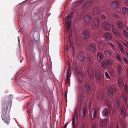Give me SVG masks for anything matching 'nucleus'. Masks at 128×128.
I'll list each match as a JSON object with an SVG mask.
<instances>
[{"label": "nucleus", "instance_id": "obj_2", "mask_svg": "<svg viewBox=\"0 0 128 128\" xmlns=\"http://www.w3.org/2000/svg\"><path fill=\"white\" fill-rule=\"evenodd\" d=\"M2 113V120L7 124L9 123L10 118L9 112H4Z\"/></svg>", "mask_w": 128, "mask_h": 128}, {"label": "nucleus", "instance_id": "obj_9", "mask_svg": "<svg viewBox=\"0 0 128 128\" xmlns=\"http://www.w3.org/2000/svg\"><path fill=\"white\" fill-rule=\"evenodd\" d=\"M76 74L78 79L79 80L82 79L83 77V75L80 71L78 69L76 68Z\"/></svg>", "mask_w": 128, "mask_h": 128}, {"label": "nucleus", "instance_id": "obj_27", "mask_svg": "<svg viewBox=\"0 0 128 128\" xmlns=\"http://www.w3.org/2000/svg\"><path fill=\"white\" fill-rule=\"evenodd\" d=\"M126 95L125 94H122V98L124 102L126 104Z\"/></svg>", "mask_w": 128, "mask_h": 128}, {"label": "nucleus", "instance_id": "obj_1", "mask_svg": "<svg viewBox=\"0 0 128 128\" xmlns=\"http://www.w3.org/2000/svg\"><path fill=\"white\" fill-rule=\"evenodd\" d=\"M99 20L98 17H96V18H94L93 23V26L95 29V31H96V30H100L101 29V27L99 24Z\"/></svg>", "mask_w": 128, "mask_h": 128}, {"label": "nucleus", "instance_id": "obj_22", "mask_svg": "<svg viewBox=\"0 0 128 128\" xmlns=\"http://www.w3.org/2000/svg\"><path fill=\"white\" fill-rule=\"evenodd\" d=\"M121 114L122 117L124 118H125L126 117V112L125 110L123 108H122L121 110Z\"/></svg>", "mask_w": 128, "mask_h": 128}, {"label": "nucleus", "instance_id": "obj_7", "mask_svg": "<svg viewBox=\"0 0 128 128\" xmlns=\"http://www.w3.org/2000/svg\"><path fill=\"white\" fill-rule=\"evenodd\" d=\"M72 32H70L68 34V44H70V47L72 46V50H73V51L74 52V48L72 46L73 45V44L72 41V39L71 38V37L72 36Z\"/></svg>", "mask_w": 128, "mask_h": 128}, {"label": "nucleus", "instance_id": "obj_11", "mask_svg": "<svg viewBox=\"0 0 128 128\" xmlns=\"http://www.w3.org/2000/svg\"><path fill=\"white\" fill-rule=\"evenodd\" d=\"M9 104L8 102H5L2 104V113L4 112H6V110L8 108Z\"/></svg>", "mask_w": 128, "mask_h": 128}, {"label": "nucleus", "instance_id": "obj_36", "mask_svg": "<svg viewBox=\"0 0 128 128\" xmlns=\"http://www.w3.org/2000/svg\"><path fill=\"white\" fill-rule=\"evenodd\" d=\"M116 24L119 28L120 29V21L119 20H117Z\"/></svg>", "mask_w": 128, "mask_h": 128}, {"label": "nucleus", "instance_id": "obj_40", "mask_svg": "<svg viewBox=\"0 0 128 128\" xmlns=\"http://www.w3.org/2000/svg\"><path fill=\"white\" fill-rule=\"evenodd\" d=\"M84 55V52L82 51H81L78 54V56H82Z\"/></svg>", "mask_w": 128, "mask_h": 128}, {"label": "nucleus", "instance_id": "obj_44", "mask_svg": "<svg viewBox=\"0 0 128 128\" xmlns=\"http://www.w3.org/2000/svg\"><path fill=\"white\" fill-rule=\"evenodd\" d=\"M98 54L97 56H102L103 54L100 52H97Z\"/></svg>", "mask_w": 128, "mask_h": 128}, {"label": "nucleus", "instance_id": "obj_43", "mask_svg": "<svg viewBox=\"0 0 128 128\" xmlns=\"http://www.w3.org/2000/svg\"><path fill=\"white\" fill-rule=\"evenodd\" d=\"M78 58L80 61L84 59V56H78Z\"/></svg>", "mask_w": 128, "mask_h": 128}, {"label": "nucleus", "instance_id": "obj_18", "mask_svg": "<svg viewBox=\"0 0 128 128\" xmlns=\"http://www.w3.org/2000/svg\"><path fill=\"white\" fill-rule=\"evenodd\" d=\"M114 88L110 87L108 88L107 90V92L108 94L110 96H112L113 94V91Z\"/></svg>", "mask_w": 128, "mask_h": 128}, {"label": "nucleus", "instance_id": "obj_38", "mask_svg": "<svg viewBox=\"0 0 128 128\" xmlns=\"http://www.w3.org/2000/svg\"><path fill=\"white\" fill-rule=\"evenodd\" d=\"M105 75L106 78H110V77L108 72H105Z\"/></svg>", "mask_w": 128, "mask_h": 128}, {"label": "nucleus", "instance_id": "obj_14", "mask_svg": "<svg viewBox=\"0 0 128 128\" xmlns=\"http://www.w3.org/2000/svg\"><path fill=\"white\" fill-rule=\"evenodd\" d=\"M104 36L106 39L110 40L112 38V34L108 32H106L104 34Z\"/></svg>", "mask_w": 128, "mask_h": 128}, {"label": "nucleus", "instance_id": "obj_53", "mask_svg": "<svg viewBox=\"0 0 128 128\" xmlns=\"http://www.w3.org/2000/svg\"><path fill=\"white\" fill-rule=\"evenodd\" d=\"M98 97H100L99 98L100 99H102V96L101 95H100L98 96Z\"/></svg>", "mask_w": 128, "mask_h": 128}, {"label": "nucleus", "instance_id": "obj_55", "mask_svg": "<svg viewBox=\"0 0 128 128\" xmlns=\"http://www.w3.org/2000/svg\"><path fill=\"white\" fill-rule=\"evenodd\" d=\"M120 86H122V85H124V83L122 82H120Z\"/></svg>", "mask_w": 128, "mask_h": 128}, {"label": "nucleus", "instance_id": "obj_47", "mask_svg": "<svg viewBox=\"0 0 128 128\" xmlns=\"http://www.w3.org/2000/svg\"><path fill=\"white\" fill-rule=\"evenodd\" d=\"M92 128H96V125L94 124H93L92 126Z\"/></svg>", "mask_w": 128, "mask_h": 128}, {"label": "nucleus", "instance_id": "obj_19", "mask_svg": "<svg viewBox=\"0 0 128 128\" xmlns=\"http://www.w3.org/2000/svg\"><path fill=\"white\" fill-rule=\"evenodd\" d=\"M118 2L116 1H114L112 3L111 6L112 8L116 9L118 8Z\"/></svg>", "mask_w": 128, "mask_h": 128}, {"label": "nucleus", "instance_id": "obj_8", "mask_svg": "<svg viewBox=\"0 0 128 128\" xmlns=\"http://www.w3.org/2000/svg\"><path fill=\"white\" fill-rule=\"evenodd\" d=\"M78 114V110L77 109H76L75 110L74 116H73V120H72V124L74 126V127H76V125L75 124V118H77L78 117H77V115Z\"/></svg>", "mask_w": 128, "mask_h": 128}, {"label": "nucleus", "instance_id": "obj_51", "mask_svg": "<svg viewBox=\"0 0 128 128\" xmlns=\"http://www.w3.org/2000/svg\"><path fill=\"white\" fill-rule=\"evenodd\" d=\"M115 16L116 18H118L119 17V16L116 14L115 15Z\"/></svg>", "mask_w": 128, "mask_h": 128}, {"label": "nucleus", "instance_id": "obj_3", "mask_svg": "<svg viewBox=\"0 0 128 128\" xmlns=\"http://www.w3.org/2000/svg\"><path fill=\"white\" fill-rule=\"evenodd\" d=\"M112 63V61L111 59L102 60V66L104 68H106L110 66Z\"/></svg>", "mask_w": 128, "mask_h": 128}, {"label": "nucleus", "instance_id": "obj_26", "mask_svg": "<svg viewBox=\"0 0 128 128\" xmlns=\"http://www.w3.org/2000/svg\"><path fill=\"white\" fill-rule=\"evenodd\" d=\"M91 4V2L90 1H87L84 2L83 5L85 7H88L90 6Z\"/></svg>", "mask_w": 128, "mask_h": 128}, {"label": "nucleus", "instance_id": "obj_23", "mask_svg": "<svg viewBox=\"0 0 128 128\" xmlns=\"http://www.w3.org/2000/svg\"><path fill=\"white\" fill-rule=\"evenodd\" d=\"M86 109L85 108H82V112L81 116L84 118L86 116Z\"/></svg>", "mask_w": 128, "mask_h": 128}, {"label": "nucleus", "instance_id": "obj_45", "mask_svg": "<svg viewBox=\"0 0 128 128\" xmlns=\"http://www.w3.org/2000/svg\"><path fill=\"white\" fill-rule=\"evenodd\" d=\"M124 62H125L127 64L128 63V62L127 61V59L126 58H124Z\"/></svg>", "mask_w": 128, "mask_h": 128}, {"label": "nucleus", "instance_id": "obj_50", "mask_svg": "<svg viewBox=\"0 0 128 128\" xmlns=\"http://www.w3.org/2000/svg\"><path fill=\"white\" fill-rule=\"evenodd\" d=\"M120 66H118V72L119 73L120 72Z\"/></svg>", "mask_w": 128, "mask_h": 128}, {"label": "nucleus", "instance_id": "obj_39", "mask_svg": "<svg viewBox=\"0 0 128 128\" xmlns=\"http://www.w3.org/2000/svg\"><path fill=\"white\" fill-rule=\"evenodd\" d=\"M124 34L126 37H128V33L126 31H124Z\"/></svg>", "mask_w": 128, "mask_h": 128}, {"label": "nucleus", "instance_id": "obj_63", "mask_svg": "<svg viewBox=\"0 0 128 128\" xmlns=\"http://www.w3.org/2000/svg\"><path fill=\"white\" fill-rule=\"evenodd\" d=\"M127 30H128V28H127Z\"/></svg>", "mask_w": 128, "mask_h": 128}, {"label": "nucleus", "instance_id": "obj_20", "mask_svg": "<svg viewBox=\"0 0 128 128\" xmlns=\"http://www.w3.org/2000/svg\"><path fill=\"white\" fill-rule=\"evenodd\" d=\"M97 112L95 109L93 110L92 114V117L93 120L96 118V117Z\"/></svg>", "mask_w": 128, "mask_h": 128}, {"label": "nucleus", "instance_id": "obj_13", "mask_svg": "<svg viewBox=\"0 0 128 128\" xmlns=\"http://www.w3.org/2000/svg\"><path fill=\"white\" fill-rule=\"evenodd\" d=\"M104 46V44L102 42L100 41L98 42V48L99 50H103L105 47Z\"/></svg>", "mask_w": 128, "mask_h": 128}, {"label": "nucleus", "instance_id": "obj_52", "mask_svg": "<svg viewBox=\"0 0 128 128\" xmlns=\"http://www.w3.org/2000/svg\"><path fill=\"white\" fill-rule=\"evenodd\" d=\"M84 125L83 124H82L81 125L80 128H84Z\"/></svg>", "mask_w": 128, "mask_h": 128}, {"label": "nucleus", "instance_id": "obj_54", "mask_svg": "<svg viewBox=\"0 0 128 128\" xmlns=\"http://www.w3.org/2000/svg\"><path fill=\"white\" fill-rule=\"evenodd\" d=\"M124 44L127 47H128V45L126 44V43H125V42H124Z\"/></svg>", "mask_w": 128, "mask_h": 128}, {"label": "nucleus", "instance_id": "obj_33", "mask_svg": "<svg viewBox=\"0 0 128 128\" xmlns=\"http://www.w3.org/2000/svg\"><path fill=\"white\" fill-rule=\"evenodd\" d=\"M100 19L102 20H105L106 18V17L104 15L102 14L100 15Z\"/></svg>", "mask_w": 128, "mask_h": 128}, {"label": "nucleus", "instance_id": "obj_30", "mask_svg": "<svg viewBox=\"0 0 128 128\" xmlns=\"http://www.w3.org/2000/svg\"><path fill=\"white\" fill-rule=\"evenodd\" d=\"M107 44L108 46H110L112 48L114 49L115 48V46L114 45L112 44V43L110 42H108L107 43Z\"/></svg>", "mask_w": 128, "mask_h": 128}, {"label": "nucleus", "instance_id": "obj_17", "mask_svg": "<svg viewBox=\"0 0 128 128\" xmlns=\"http://www.w3.org/2000/svg\"><path fill=\"white\" fill-rule=\"evenodd\" d=\"M90 90V88L88 84H86L84 86V90L86 93H88Z\"/></svg>", "mask_w": 128, "mask_h": 128}, {"label": "nucleus", "instance_id": "obj_37", "mask_svg": "<svg viewBox=\"0 0 128 128\" xmlns=\"http://www.w3.org/2000/svg\"><path fill=\"white\" fill-rule=\"evenodd\" d=\"M120 121H121V124L122 125V126L124 128L126 127V126L125 125V122H124L122 120H120Z\"/></svg>", "mask_w": 128, "mask_h": 128}, {"label": "nucleus", "instance_id": "obj_62", "mask_svg": "<svg viewBox=\"0 0 128 128\" xmlns=\"http://www.w3.org/2000/svg\"><path fill=\"white\" fill-rule=\"evenodd\" d=\"M118 47L120 48V44H118Z\"/></svg>", "mask_w": 128, "mask_h": 128}, {"label": "nucleus", "instance_id": "obj_6", "mask_svg": "<svg viewBox=\"0 0 128 128\" xmlns=\"http://www.w3.org/2000/svg\"><path fill=\"white\" fill-rule=\"evenodd\" d=\"M82 36L84 38L87 39L90 37V34L89 31L85 30L82 32Z\"/></svg>", "mask_w": 128, "mask_h": 128}, {"label": "nucleus", "instance_id": "obj_12", "mask_svg": "<svg viewBox=\"0 0 128 128\" xmlns=\"http://www.w3.org/2000/svg\"><path fill=\"white\" fill-rule=\"evenodd\" d=\"M88 72L90 78V79L93 78L94 77V74L92 69L91 68H88Z\"/></svg>", "mask_w": 128, "mask_h": 128}, {"label": "nucleus", "instance_id": "obj_31", "mask_svg": "<svg viewBox=\"0 0 128 128\" xmlns=\"http://www.w3.org/2000/svg\"><path fill=\"white\" fill-rule=\"evenodd\" d=\"M104 52L106 56V55H112V53L107 50H105Z\"/></svg>", "mask_w": 128, "mask_h": 128}, {"label": "nucleus", "instance_id": "obj_57", "mask_svg": "<svg viewBox=\"0 0 128 128\" xmlns=\"http://www.w3.org/2000/svg\"><path fill=\"white\" fill-rule=\"evenodd\" d=\"M121 46V44H120V46ZM120 51H121V52H122V48L121 47H120Z\"/></svg>", "mask_w": 128, "mask_h": 128}, {"label": "nucleus", "instance_id": "obj_21", "mask_svg": "<svg viewBox=\"0 0 128 128\" xmlns=\"http://www.w3.org/2000/svg\"><path fill=\"white\" fill-rule=\"evenodd\" d=\"M112 32L114 34L117 36H119L120 33L118 30L115 28H114L112 29Z\"/></svg>", "mask_w": 128, "mask_h": 128}, {"label": "nucleus", "instance_id": "obj_24", "mask_svg": "<svg viewBox=\"0 0 128 128\" xmlns=\"http://www.w3.org/2000/svg\"><path fill=\"white\" fill-rule=\"evenodd\" d=\"M91 19V18L88 15H86L84 17V20L86 22H90Z\"/></svg>", "mask_w": 128, "mask_h": 128}, {"label": "nucleus", "instance_id": "obj_58", "mask_svg": "<svg viewBox=\"0 0 128 128\" xmlns=\"http://www.w3.org/2000/svg\"><path fill=\"white\" fill-rule=\"evenodd\" d=\"M65 95L66 96V98H67V94L66 92L65 93Z\"/></svg>", "mask_w": 128, "mask_h": 128}, {"label": "nucleus", "instance_id": "obj_34", "mask_svg": "<svg viewBox=\"0 0 128 128\" xmlns=\"http://www.w3.org/2000/svg\"><path fill=\"white\" fill-rule=\"evenodd\" d=\"M124 89L125 91L128 94V86L126 83L124 84Z\"/></svg>", "mask_w": 128, "mask_h": 128}, {"label": "nucleus", "instance_id": "obj_25", "mask_svg": "<svg viewBox=\"0 0 128 128\" xmlns=\"http://www.w3.org/2000/svg\"><path fill=\"white\" fill-rule=\"evenodd\" d=\"M96 77L98 80H100L101 78V76L100 74V73L99 70H96Z\"/></svg>", "mask_w": 128, "mask_h": 128}, {"label": "nucleus", "instance_id": "obj_28", "mask_svg": "<svg viewBox=\"0 0 128 128\" xmlns=\"http://www.w3.org/2000/svg\"><path fill=\"white\" fill-rule=\"evenodd\" d=\"M102 114L103 116H106L108 114V110L107 109H104L103 111Z\"/></svg>", "mask_w": 128, "mask_h": 128}, {"label": "nucleus", "instance_id": "obj_32", "mask_svg": "<svg viewBox=\"0 0 128 128\" xmlns=\"http://www.w3.org/2000/svg\"><path fill=\"white\" fill-rule=\"evenodd\" d=\"M102 125L103 126H105L106 125V119L102 120Z\"/></svg>", "mask_w": 128, "mask_h": 128}, {"label": "nucleus", "instance_id": "obj_29", "mask_svg": "<svg viewBox=\"0 0 128 128\" xmlns=\"http://www.w3.org/2000/svg\"><path fill=\"white\" fill-rule=\"evenodd\" d=\"M122 11L124 14H125L128 12V8L126 7H124L122 9Z\"/></svg>", "mask_w": 128, "mask_h": 128}, {"label": "nucleus", "instance_id": "obj_46", "mask_svg": "<svg viewBox=\"0 0 128 128\" xmlns=\"http://www.w3.org/2000/svg\"><path fill=\"white\" fill-rule=\"evenodd\" d=\"M68 50V47H66L64 49V52H67Z\"/></svg>", "mask_w": 128, "mask_h": 128}, {"label": "nucleus", "instance_id": "obj_4", "mask_svg": "<svg viewBox=\"0 0 128 128\" xmlns=\"http://www.w3.org/2000/svg\"><path fill=\"white\" fill-rule=\"evenodd\" d=\"M71 16H67L66 19V25L67 28V32H68L70 30V27L71 24V20L70 17Z\"/></svg>", "mask_w": 128, "mask_h": 128}, {"label": "nucleus", "instance_id": "obj_48", "mask_svg": "<svg viewBox=\"0 0 128 128\" xmlns=\"http://www.w3.org/2000/svg\"><path fill=\"white\" fill-rule=\"evenodd\" d=\"M125 3L126 5L128 6V0L126 1Z\"/></svg>", "mask_w": 128, "mask_h": 128}, {"label": "nucleus", "instance_id": "obj_60", "mask_svg": "<svg viewBox=\"0 0 128 128\" xmlns=\"http://www.w3.org/2000/svg\"><path fill=\"white\" fill-rule=\"evenodd\" d=\"M110 74H112V75H113V72H110Z\"/></svg>", "mask_w": 128, "mask_h": 128}, {"label": "nucleus", "instance_id": "obj_56", "mask_svg": "<svg viewBox=\"0 0 128 128\" xmlns=\"http://www.w3.org/2000/svg\"><path fill=\"white\" fill-rule=\"evenodd\" d=\"M116 127L117 128H119V125L118 124H116Z\"/></svg>", "mask_w": 128, "mask_h": 128}, {"label": "nucleus", "instance_id": "obj_16", "mask_svg": "<svg viewBox=\"0 0 128 128\" xmlns=\"http://www.w3.org/2000/svg\"><path fill=\"white\" fill-rule=\"evenodd\" d=\"M71 71L70 70H68L67 72L66 80V84H68L70 82V77L71 76Z\"/></svg>", "mask_w": 128, "mask_h": 128}, {"label": "nucleus", "instance_id": "obj_42", "mask_svg": "<svg viewBox=\"0 0 128 128\" xmlns=\"http://www.w3.org/2000/svg\"><path fill=\"white\" fill-rule=\"evenodd\" d=\"M102 56H97V59L98 61H100L102 58Z\"/></svg>", "mask_w": 128, "mask_h": 128}, {"label": "nucleus", "instance_id": "obj_59", "mask_svg": "<svg viewBox=\"0 0 128 128\" xmlns=\"http://www.w3.org/2000/svg\"><path fill=\"white\" fill-rule=\"evenodd\" d=\"M126 78L128 80V72L127 73Z\"/></svg>", "mask_w": 128, "mask_h": 128}, {"label": "nucleus", "instance_id": "obj_5", "mask_svg": "<svg viewBox=\"0 0 128 128\" xmlns=\"http://www.w3.org/2000/svg\"><path fill=\"white\" fill-rule=\"evenodd\" d=\"M102 25L103 28L106 30L108 31L110 29L109 24L106 22L104 21L102 23Z\"/></svg>", "mask_w": 128, "mask_h": 128}, {"label": "nucleus", "instance_id": "obj_41", "mask_svg": "<svg viewBox=\"0 0 128 128\" xmlns=\"http://www.w3.org/2000/svg\"><path fill=\"white\" fill-rule=\"evenodd\" d=\"M116 107L117 108H118L119 106L118 102L117 100L116 101Z\"/></svg>", "mask_w": 128, "mask_h": 128}, {"label": "nucleus", "instance_id": "obj_49", "mask_svg": "<svg viewBox=\"0 0 128 128\" xmlns=\"http://www.w3.org/2000/svg\"><path fill=\"white\" fill-rule=\"evenodd\" d=\"M117 59L119 61H120V56H116Z\"/></svg>", "mask_w": 128, "mask_h": 128}, {"label": "nucleus", "instance_id": "obj_15", "mask_svg": "<svg viewBox=\"0 0 128 128\" xmlns=\"http://www.w3.org/2000/svg\"><path fill=\"white\" fill-rule=\"evenodd\" d=\"M96 47V44L93 45L92 44H91L89 46L88 49L90 51H91L94 53L95 51Z\"/></svg>", "mask_w": 128, "mask_h": 128}, {"label": "nucleus", "instance_id": "obj_61", "mask_svg": "<svg viewBox=\"0 0 128 128\" xmlns=\"http://www.w3.org/2000/svg\"><path fill=\"white\" fill-rule=\"evenodd\" d=\"M110 128H113V126H111L110 127Z\"/></svg>", "mask_w": 128, "mask_h": 128}, {"label": "nucleus", "instance_id": "obj_64", "mask_svg": "<svg viewBox=\"0 0 128 128\" xmlns=\"http://www.w3.org/2000/svg\"><path fill=\"white\" fill-rule=\"evenodd\" d=\"M63 128H66V127H65V126H64Z\"/></svg>", "mask_w": 128, "mask_h": 128}, {"label": "nucleus", "instance_id": "obj_35", "mask_svg": "<svg viewBox=\"0 0 128 128\" xmlns=\"http://www.w3.org/2000/svg\"><path fill=\"white\" fill-rule=\"evenodd\" d=\"M83 96L82 95H81L80 94H79L78 97V101L80 102H81L83 98Z\"/></svg>", "mask_w": 128, "mask_h": 128}, {"label": "nucleus", "instance_id": "obj_10", "mask_svg": "<svg viewBox=\"0 0 128 128\" xmlns=\"http://www.w3.org/2000/svg\"><path fill=\"white\" fill-rule=\"evenodd\" d=\"M99 8L96 7H95L94 8L93 11L92 12V15L94 16L96 15H98L99 14Z\"/></svg>", "mask_w": 128, "mask_h": 128}]
</instances>
